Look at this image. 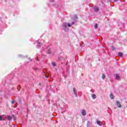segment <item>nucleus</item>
<instances>
[{
	"label": "nucleus",
	"mask_w": 127,
	"mask_h": 127,
	"mask_svg": "<svg viewBox=\"0 0 127 127\" xmlns=\"http://www.w3.org/2000/svg\"><path fill=\"white\" fill-rule=\"evenodd\" d=\"M92 99H96V98H97V96H96V95H95L94 94H92Z\"/></svg>",
	"instance_id": "obj_8"
},
{
	"label": "nucleus",
	"mask_w": 127,
	"mask_h": 127,
	"mask_svg": "<svg viewBox=\"0 0 127 127\" xmlns=\"http://www.w3.org/2000/svg\"><path fill=\"white\" fill-rule=\"evenodd\" d=\"M81 115H82V116H86V115H87V113L86 112V110H82V111H81Z\"/></svg>",
	"instance_id": "obj_4"
},
{
	"label": "nucleus",
	"mask_w": 127,
	"mask_h": 127,
	"mask_svg": "<svg viewBox=\"0 0 127 127\" xmlns=\"http://www.w3.org/2000/svg\"><path fill=\"white\" fill-rule=\"evenodd\" d=\"M12 118H13V119H14V120L15 119V118H14V116H12V117L10 116H7V119L8 120V121H11V120L12 119Z\"/></svg>",
	"instance_id": "obj_3"
},
{
	"label": "nucleus",
	"mask_w": 127,
	"mask_h": 127,
	"mask_svg": "<svg viewBox=\"0 0 127 127\" xmlns=\"http://www.w3.org/2000/svg\"><path fill=\"white\" fill-rule=\"evenodd\" d=\"M110 98H111L112 100H113V99H115V96H114V95L112 93H111L110 95Z\"/></svg>",
	"instance_id": "obj_5"
},
{
	"label": "nucleus",
	"mask_w": 127,
	"mask_h": 127,
	"mask_svg": "<svg viewBox=\"0 0 127 127\" xmlns=\"http://www.w3.org/2000/svg\"><path fill=\"white\" fill-rule=\"evenodd\" d=\"M45 76H46V78H48V77H47L46 74H45Z\"/></svg>",
	"instance_id": "obj_21"
},
{
	"label": "nucleus",
	"mask_w": 127,
	"mask_h": 127,
	"mask_svg": "<svg viewBox=\"0 0 127 127\" xmlns=\"http://www.w3.org/2000/svg\"><path fill=\"white\" fill-rule=\"evenodd\" d=\"M111 48L113 51H115V50H116V48H115V47L113 46L111 47Z\"/></svg>",
	"instance_id": "obj_13"
},
{
	"label": "nucleus",
	"mask_w": 127,
	"mask_h": 127,
	"mask_svg": "<svg viewBox=\"0 0 127 127\" xmlns=\"http://www.w3.org/2000/svg\"><path fill=\"white\" fill-rule=\"evenodd\" d=\"M77 19H78V17L77 16V15H74V18L73 20H76Z\"/></svg>",
	"instance_id": "obj_11"
},
{
	"label": "nucleus",
	"mask_w": 127,
	"mask_h": 127,
	"mask_svg": "<svg viewBox=\"0 0 127 127\" xmlns=\"http://www.w3.org/2000/svg\"><path fill=\"white\" fill-rule=\"evenodd\" d=\"M114 1L117 2V1H118V0H114Z\"/></svg>",
	"instance_id": "obj_20"
},
{
	"label": "nucleus",
	"mask_w": 127,
	"mask_h": 127,
	"mask_svg": "<svg viewBox=\"0 0 127 127\" xmlns=\"http://www.w3.org/2000/svg\"><path fill=\"white\" fill-rule=\"evenodd\" d=\"M2 117L0 116V121H2Z\"/></svg>",
	"instance_id": "obj_19"
},
{
	"label": "nucleus",
	"mask_w": 127,
	"mask_h": 127,
	"mask_svg": "<svg viewBox=\"0 0 127 127\" xmlns=\"http://www.w3.org/2000/svg\"><path fill=\"white\" fill-rule=\"evenodd\" d=\"M97 124L99 125V126H101L102 124L101 121H97Z\"/></svg>",
	"instance_id": "obj_12"
},
{
	"label": "nucleus",
	"mask_w": 127,
	"mask_h": 127,
	"mask_svg": "<svg viewBox=\"0 0 127 127\" xmlns=\"http://www.w3.org/2000/svg\"><path fill=\"white\" fill-rule=\"evenodd\" d=\"M95 11H99V8L96 7L94 8Z\"/></svg>",
	"instance_id": "obj_14"
},
{
	"label": "nucleus",
	"mask_w": 127,
	"mask_h": 127,
	"mask_svg": "<svg viewBox=\"0 0 127 127\" xmlns=\"http://www.w3.org/2000/svg\"><path fill=\"white\" fill-rule=\"evenodd\" d=\"M116 78L117 80H120V75L119 74H116Z\"/></svg>",
	"instance_id": "obj_6"
},
{
	"label": "nucleus",
	"mask_w": 127,
	"mask_h": 127,
	"mask_svg": "<svg viewBox=\"0 0 127 127\" xmlns=\"http://www.w3.org/2000/svg\"><path fill=\"white\" fill-rule=\"evenodd\" d=\"M118 55L119 56H120V57H123V56L124 55V54H123V53L120 52V53H118Z\"/></svg>",
	"instance_id": "obj_7"
},
{
	"label": "nucleus",
	"mask_w": 127,
	"mask_h": 127,
	"mask_svg": "<svg viewBox=\"0 0 127 127\" xmlns=\"http://www.w3.org/2000/svg\"><path fill=\"white\" fill-rule=\"evenodd\" d=\"M116 105L118 108H122V105H121V102L120 101L116 102Z\"/></svg>",
	"instance_id": "obj_2"
},
{
	"label": "nucleus",
	"mask_w": 127,
	"mask_h": 127,
	"mask_svg": "<svg viewBox=\"0 0 127 127\" xmlns=\"http://www.w3.org/2000/svg\"><path fill=\"white\" fill-rule=\"evenodd\" d=\"M15 102V101L14 100H12V101H11L12 105H13V104H14Z\"/></svg>",
	"instance_id": "obj_16"
},
{
	"label": "nucleus",
	"mask_w": 127,
	"mask_h": 127,
	"mask_svg": "<svg viewBox=\"0 0 127 127\" xmlns=\"http://www.w3.org/2000/svg\"><path fill=\"white\" fill-rule=\"evenodd\" d=\"M102 78L103 80H105V78H106V75H105V74H102Z\"/></svg>",
	"instance_id": "obj_9"
},
{
	"label": "nucleus",
	"mask_w": 127,
	"mask_h": 127,
	"mask_svg": "<svg viewBox=\"0 0 127 127\" xmlns=\"http://www.w3.org/2000/svg\"><path fill=\"white\" fill-rule=\"evenodd\" d=\"M94 27L96 29H97V28H98V24H95Z\"/></svg>",
	"instance_id": "obj_15"
},
{
	"label": "nucleus",
	"mask_w": 127,
	"mask_h": 127,
	"mask_svg": "<svg viewBox=\"0 0 127 127\" xmlns=\"http://www.w3.org/2000/svg\"><path fill=\"white\" fill-rule=\"evenodd\" d=\"M48 54H51V50H49L48 51Z\"/></svg>",
	"instance_id": "obj_17"
},
{
	"label": "nucleus",
	"mask_w": 127,
	"mask_h": 127,
	"mask_svg": "<svg viewBox=\"0 0 127 127\" xmlns=\"http://www.w3.org/2000/svg\"><path fill=\"white\" fill-rule=\"evenodd\" d=\"M52 65L53 66H56V64H55V63H52Z\"/></svg>",
	"instance_id": "obj_18"
},
{
	"label": "nucleus",
	"mask_w": 127,
	"mask_h": 127,
	"mask_svg": "<svg viewBox=\"0 0 127 127\" xmlns=\"http://www.w3.org/2000/svg\"><path fill=\"white\" fill-rule=\"evenodd\" d=\"M63 26L64 27V30L66 31V30H67V28H66L67 26H68V27H71L72 25H71V24H70V23H64L63 25Z\"/></svg>",
	"instance_id": "obj_1"
},
{
	"label": "nucleus",
	"mask_w": 127,
	"mask_h": 127,
	"mask_svg": "<svg viewBox=\"0 0 127 127\" xmlns=\"http://www.w3.org/2000/svg\"><path fill=\"white\" fill-rule=\"evenodd\" d=\"M72 24H74V22H72Z\"/></svg>",
	"instance_id": "obj_22"
},
{
	"label": "nucleus",
	"mask_w": 127,
	"mask_h": 127,
	"mask_svg": "<svg viewBox=\"0 0 127 127\" xmlns=\"http://www.w3.org/2000/svg\"><path fill=\"white\" fill-rule=\"evenodd\" d=\"M73 93L74 95H76V94H77V91H76V89H75V88H73Z\"/></svg>",
	"instance_id": "obj_10"
},
{
	"label": "nucleus",
	"mask_w": 127,
	"mask_h": 127,
	"mask_svg": "<svg viewBox=\"0 0 127 127\" xmlns=\"http://www.w3.org/2000/svg\"><path fill=\"white\" fill-rule=\"evenodd\" d=\"M41 84L40 83H39V85H40Z\"/></svg>",
	"instance_id": "obj_23"
}]
</instances>
